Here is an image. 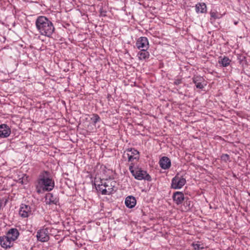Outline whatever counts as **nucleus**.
Segmentation results:
<instances>
[{
    "mask_svg": "<svg viewBox=\"0 0 250 250\" xmlns=\"http://www.w3.org/2000/svg\"><path fill=\"white\" fill-rule=\"evenodd\" d=\"M103 187H104L105 188L108 187V185L106 183L103 184Z\"/></svg>",
    "mask_w": 250,
    "mask_h": 250,
    "instance_id": "31",
    "label": "nucleus"
},
{
    "mask_svg": "<svg viewBox=\"0 0 250 250\" xmlns=\"http://www.w3.org/2000/svg\"><path fill=\"white\" fill-rule=\"evenodd\" d=\"M195 10L197 13H205L207 12V6L205 3H198L196 4Z\"/></svg>",
    "mask_w": 250,
    "mask_h": 250,
    "instance_id": "17",
    "label": "nucleus"
},
{
    "mask_svg": "<svg viewBox=\"0 0 250 250\" xmlns=\"http://www.w3.org/2000/svg\"><path fill=\"white\" fill-rule=\"evenodd\" d=\"M133 176L135 179L138 180H144L149 182L152 180L151 176L147 173L146 171L143 170L140 168H137L135 175Z\"/></svg>",
    "mask_w": 250,
    "mask_h": 250,
    "instance_id": "5",
    "label": "nucleus"
},
{
    "mask_svg": "<svg viewBox=\"0 0 250 250\" xmlns=\"http://www.w3.org/2000/svg\"><path fill=\"white\" fill-rule=\"evenodd\" d=\"M126 151L127 152L126 155L129 154L132 156H139V151L134 148H128L126 150Z\"/></svg>",
    "mask_w": 250,
    "mask_h": 250,
    "instance_id": "20",
    "label": "nucleus"
},
{
    "mask_svg": "<svg viewBox=\"0 0 250 250\" xmlns=\"http://www.w3.org/2000/svg\"><path fill=\"white\" fill-rule=\"evenodd\" d=\"M172 199L177 205H181L185 200L184 194L182 192L176 191L173 194Z\"/></svg>",
    "mask_w": 250,
    "mask_h": 250,
    "instance_id": "9",
    "label": "nucleus"
},
{
    "mask_svg": "<svg viewBox=\"0 0 250 250\" xmlns=\"http://www.w3.org/2000/svg\"><path fill=\"white\" fill-rule=\"evenodd\" d=\"M129 170H130L131 173L133 176L135 175V172L136 171V170H134L133 169V164H131V165L129 167Z\"/></svg>",
    "mask_w": 250,
    "mask_h": 250,
    "instance_id": "26",
    "label": "nucleus"
},
{
    "mask_svg": "<svg viewBox=\"0 0 250 250\" xmlns=\"http://www.w3.org/2000/svg\"><path fill=\"white\" fill-rule=\"evenodd\" d=\"M0 125H6V124H1Z\"/></svg>",
    "mask_w": 250,
    "mask_h": 250,
    "instance_id": "32",
    "label": "nucleus"
},
{
    "mask_svg": "<svg viewBox=\"0 0 250 250\" xmlns=\"http://www.w3.org/2000/svg\"><path fill=\"white\" fill-rule=\"evenodd\" d=\"M140 127L142 128V131L143 132H145V129L146 130H148L149 132H151V131L149 130V128H150L149 126H140Z\"/></svg>",
    "mask_w": 250,
    "mask_h": 250,
    "instance_id": "28",
    "label": "nucleus"
},
{
    "mask_svg": "<svg viewBox=\"0 0 250 250\" xmlns=\"http://www.w3.org/2000/svg\"><path fill=\"white\" fill-rule=\"evenodd\" d=\"M11 134V128L9 126H0V138H7Z\"/></svg>",
    "mask_w": 250,
    "mask_h": 250,
    "instance_id": "12",
    "label": "nucleus"
},
{
    "mask_svg": "<svg viewBox=\"0 0 250 250\" xmlns=\"http://www.w3.org/2000/svg\"><path fill=\"white\" fill-rule=\"evenodd\" d=\"M50 228H46L39 230L37 232L36 237L38 241L44 242H47L49 239V233L51 231Z\"/></svg>",
    "mask_w": 250,
    "mask_h": 250,
    "instance_id": "4",
    "label": "nucleus"
},
{
    "mask_svg": "<svg viewBox=\"0 0 250 250\" xmlns=\"http://www.w3.org/2000/svg\"><path fill=\"white\" fill-rule=\"evenodd\" d=\"M190 201H188V200H187L185 202V203H184V205L186 206H188V209H189L191 208L190 207Z\"/></svg>",
    "mask_w": 250,
    "mask_h": 250,
    "instance_id": "29",
    "label": "nucleus"
},
{
    "mask_svg": "<svg viewBox=\"0 0 250 250\" xmlns=\"http://www.w3.org/2000/svg\"><path fill=\"white\" fill-rule=\"evenodd\" d=\"M210 14L211 18L214 19H220L221 17V14L216 11H211Z\"/></svg>",
    "mask_w": 250,
    "mask_h": 250,
    "instance_id": "23",
    "label": "nucleus"
},
{
    "mask_svg": "<svg viewBox=\"0 0 250 250\" xmlns=\"http://www.w3.org/2000/svg\"><path fill=\"white\" fill-rule=\"evenodd\" d=\"M95 186L97 190L100 191L103 195H107L110 194V191H107V190L106 188H103V184H102L101 185L99 184L97 186L95 184Z\"/></svg>",
    "mask_w": 250,
    "mask_h": 250,
    "instance_id": "19",
    "label": "nucleus"
},
{
    "mask_svg": "<svg viewBox=\"0 0 250 250\" xmlns=\"http://www.w3.org/2000/svg\"><path fill=\"white\" fill-rule=\"evenodd\" d=\"M191 246L194 250H202L204 249V247L200 244L192 243Z\"/></svg>",
    "mask_w": 250,
    "mask_h": 250,
    "instance_id": "22",
    "label": "nucleus"
},
{
    "mask_svg": "<svg viewBox=\"0 0 250 250\" xmlns=\"http://www.w3.org/2000/svg\"><path fill=\"white\" fill-rule=\"evenodd\" d=\"M126 155L127 156L128 160L129 162H132L134 159L138 160L139 159V156H132L129 154H127Z\"/></svg>",
    "mask_w": 250,
    "mask_h": 250,
    "instance_id": "25",
    "label": "nucleus"
},
{
    "mask_svg": "<svg viewBox=\"0 0 250 250\" xmlns=\"http://www.w3.org/2000/svg\"><path fill=\"white\" fill-rule=\"evenodd\" d=\"M6 235L14 243L20 235V232L16 228H11L6 232Z\"/></svg>",
    "mask_w": 250,
    "mask_h": 250,
    "instance_id": "10",
    "label": "nucleus"
},
{
    "mask_svg": "<svg viewBox=\"0 0 250 250\" xmlns=\"http://www.w3.org/2000/svg\"><path fill=\"white\" fill-rule=\"evenodd\" d=\"M221 159L224 162H230L229 156L227 154H223L221 156Z\"/></svg>",
    "mask_w": 250,
    "mask_h": 250,
    "instance_id": "24",
    "label": "nucleus"
},
{
    "mask_svg": "<svg viewBox=\"0 0 250 250\" xmlns=\"http://www.w3.org/2000/svg\"><path fill=\"white\" fill-rule=\"evenodd\" d=\"M136 204V200L135 198L133 196H127L125 200V206L129 208H131L135 207Z\"/></svg>",
    "mask_w": 250,
    "mask_h": 250,
    "instance_id": "14",
    "label": "nucleus"
},
{
    "mask_svg": "<svg viewBox=\"0 0 250 250\" xmlns=\"http://www.w3.org/2000/svg\"><path fill=\"white\" fill-rule=\"evenodd\" d=\"M161 167L164 169H168L171 166V161L167 157H163L159 161Z\"/></svg>",
    "mask_w": 250,
    "mask_h": 250,
    "instance_id": "11",
    "label": "nucleus"
},
{
    "mask_svg": "<svg viewBox=\"0 0 250 250\" xmlns=\"http://www.w3.org/2000/svg\"><path fill=\"white\" fill-rule=\"evenodd\" d=\"M54 181L49 171L44 170L40 174L36 186L38 193H41L42 191H50L54 188Z\"/></svg>",
    "mask_w": 250,
    "mask_h": 250,
    "instance_id": "1",
    "label": "nucleus"
},
{
    "mask_svg": "<svg viewBox=\"0 0 250 250\" xmlns=\"http://www.w3.org/2000/svg\"><path fill=\"white\" fill-rule=\"evenodd\" d=\"M231 61L227 57H224L223 58L220 57L218 62L221 64L222 66L226 67L229 65Z\"/></svg>",
    "mask_w": 250,
    "mask_h": 250,
    "instance_id": "18",
    "label": "nucleus"
},
{
    "mask_svg": "<svg viewBox=\"0 0 250 250\" xmlns=\"http://www.w3.org/2000/svg\"><path fill=\"white\" fill-rule=\"evenodd\" d=\"M91 121L92 124H96L100 120V117L98 114H94L91 117Z\"/></svg>",
    "mask_w": 250,
    "mask_h": 250,
    "instance_id": "21",
    "label": "nucleus"
},
{
    "mask_svg": "<svg viewBox=\"0 0 250 250\" xmlns=\"http://www.w3.org/2000/svg\"><path fill=\"white\" fill-rule=\"evenodd\" d=\"M0 245L3 248L7 249L14 246V242L5 235L0 237Z\"/></svg>",
    "mask_w": 250,
    "mask_h": 250,
    "instance_id": "7",
    "label": "nucleus"
},
{
    "mask_svg": "<svg viewBox=\"0 0 250 250\" xmlns=\"http://www.w3.org/2000/svg\"><path fill=\"white\" fill-rule=\"evenodd\" d=\"M147 49H145L141 50L137 54L140 60H146L149 57V53L147 51Z\"/></svg>",
    "mask_w": 250,
    "mask_h": 250,
    "instance_id": "16",
    "label": "nucleus"
},
{
    "mask_svg": "<svg viewBox=\"0 0 250 250\" xmlns=\"http://www.w3.org/2000/svg\"><path fill=\"white\" fill-rule=\"evenodd\" d=\"M204 82L203 77L200 76H195L193 78V82L195 83L196 87L199 89H203L204 85L202 83Z\"/></svg>",
    "mask_w": 250,
    "mask_h": 250,
    "instance_id": "13",
    "label": "nucleus"
},
{
    "mask_svg": "<svg viewBox=\"0 0 250 250\" xmlns=\"http://www.w3.org/2000/svg\"><path fill=\"white\" fill-rule=\"evenodd\" d=\"M46 204L49 205H57L59 203V199L53 195L52 193H48L46 197Z\"/></svg>",
    "mask_w": 250,
    "mask_h": 250,
    "instance_id": "15",
    "label": "nucleus"
},
{
    "mask_svg": "<svg viewBox=\"0 0 250 250\" xmlns=\"http://www.w3.org/2000/svg\"><path fill=\"white\" fill-rule=\"evenodd\" d=\"M181 80H176V81L175 82V83L176 84H178L180 83H181Z\"/></svg>",
    "mask_w": 250,
    "mask_h": 250,
    "instance_id": "30",
    "label": "nucleus"
},
{
    "mask_svg": "<svg viewBox=\"0 0 250 250\" xmlns=\"http://www.w3.org/2000/svg\"><path fill=\"white\" fill-rule=\"evenodd\" d=\"M36 26L41 35L48 37H50L55 31L53 23L45 16L38 17Z\"/></svg>",
    "mask_w": 250,
    "mask_h": 250,
    "instance_id": "2",
    "label": "nucleus"
},
{
    "mask_svg": "<svg viewBox=\"0 0 250 250\" xmlns=\"http://www.w3.org/2000/svg\"><path fill=\"white\" fill-rule=\"evenodd\" d=\"M186 180L177 173L171 180L170 188L174 189H179L186 184Z\"/></svg>",
    "mask_w": 250,
    "mask_h": 250,
    "instance_id": "3",
    "label": "nucleus"
},
{
    "mask_svg": "<svg viewBox=\"0 0 250 250\" xmlns=\"http://www.w3.org/2000/svg\"><path fill=\"white\" fill-rule=\"evenodd\" d=\"M31 214V208L29 206L22 204L19 210V215L22 218L28 217Z\"/></svg>",
    "mask_w": 250,
    "mask_h": 250,
    "instance_id": "8",
    "label": "nucleus"
},
{
    "mask_svg": "<svg viewBox=\"0 0 250 250\" xmlns=\"http://www.w3.org/2000/svg\"><path fill=\"white\" fill-rule=\"evenodd\" d=\"M76 126L77 127L78 131H79L80 133H82V134H83L84 135H86L87 134L86 130H83L82 131H81L82 128H81V127L80 126L77 125Z\"/></svg>",
    "mask_w": 250,
    "mask_h": 250,
    "instance_id": "27",
    "label": "nucleus"
},
{
    "mask_svg": "<svg viewBox=\"0 0 250 250\" xmlns=\"http://www.w3.org/2000/svg\"><path fill=\"white\" fill-rule=\"evenodd\" d=\"M136 46L139 50L147 49L149 47V42L147 38L142 37L139 38L136 42Z\"/></svg>",
    "mask_w": 250,
    "mask_h": 250,
    "instance_id": "6",
    "label": "nucleus"
}]
</instances>
